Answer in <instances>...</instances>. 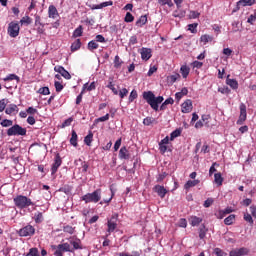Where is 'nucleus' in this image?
<instances>
[{
    "mask_svg": "<svg viewBox=\"0 0 256 256\" xmlns=\"http://www.w3.org/2000/svg\"><path fill=\"white\" fill-rule=\"evenodd\" d=\"M188 31H190V33H197V27H199L198 23H193V24H188Z\"/></svg>",
    "mask_w": 256,
    "mask_h": 256,
    "instance_id": "nucleus-43",
    "label": "nucleus"
},
{
    "mask_svg": "<svg viewBox=\"0 0 256 256\" xmlns=\"http://www.w3.org/2000/svg\"><path fill=\"white\" fill-rule=\"evenodd\" d=\"M240 115L237 120V125H243L247 121V106L244 103L240 104Z\"/></svg>",
    "mask_w": 256,
    "mask_h": 256,
    "instance_id": "nucleus-8",
    "label": "nucleus"
},
{
    "mask_svg": "<svg viewBox=\"0 0 256 256\" xmlns=\"http://www.w3.org/2000/svg\"><path fill=\"white\" fill-rule=\"evenodd\" d=\"M119 256H141V253L139 251H134L132 254H129L127 252L119 253Z\"/></svg>",
    "mask_w": 256,
    "mask_h": 256,
    "instance_id": "nucleus-54",
    "label": "nucleus"
},
{
    "mask_svg": "<svg viewBox=\"0 0 256 256\" xmlns=\"http://www.w3.org/2000/svg\"><path fill=\"white\" fill-rule=\"evenodd\" d=\"M25 136L27 135V129L21 127L19 124H15L14 126L10 127L7 130V136L13 137V136Z\"/></svg>",
    "mask_w": 256,
    "mask_h": 256,
    "instance_id": "nucleus-5",
    "label": "nucleus"
},
{
    "mask_svg": "<svg viewBox=\"0 0 256 256\" xmlns=\"http://www.w3.org/2000/svg\"><path fill=\"white\" fill-rule=\"evenodd\" d=\"M187 93H189V90L187 88H182V90L180 92H177L175 94L177 101H181V99H183V97H185V95H187Z\"/></svg>",
    "mask_w": 256,
    "mask_h": 256,
    "instance_id": "nucleus-25",
    "label": "nucleus"
},
{
    "mask_svg": "<svg viewBox=\"0 0 256 256\" xmlns=\"http://www.w3.org/2000/svg\"><path fill=\"white\" fill-rule=\"evenodd\" d=\"M57 248L62 252L65 253L67 251H71V245H69V243H63V244H59L57 246Z\"/></svg>",
    "mask_w": 256,
    "mask_h": 256,
    "instance_id": "nucleus-31",
    "label": "nucleus"
},
{
    "mask_svg": "<svg viewBox=\"0 0 256 256\" xmlns=\"http://www.w3.org/2000/svg\"><path fill=\"white\" fill-rule=\"evenodd\" d=\"M117 223H119V215L114 214L111 216V218H108L107 220V235L106 237H109V235H111V233H113L115 231V229H117Z\"/></svg>",
    "mask_w": 256,
    "mask_h": 256,
    "instance_id": "nucleus-4",
    "label": "nucleus"
},
{
    "mask_svg": "<svg viewBox=\"0 0 256 256\" xmlns=\"http://www.w3.org/2000/svg\"><path fill=\"white\" fill-rule=\"evenodd\" d=\"M26 113H28V115H38L39 111L33 107H28Z\"/></svg>",
    "mask_w": 256,
    "mask_h": 256,
    "instance_id": "nucleus-57",
    "label": "nucleus"
},
{
    "mask_svg": "<svg viewBox=\"0 0 256 256\" xmlns=\"http://www.w3.org/2000/svg\"><path fill=\"white\" fill-rule=\"evenodd\" d=\"M153 192L157 193L160 199H165V196L167 195V193H169V191L165 189V186L161 185L154 186Z\"/></svg>",
    "mask_w": 256,
    "mask_h": 256,
    "instance_id": "nucleus-9",
    "label": "nucleus"
},
{
    "mask_svg": "<svg viewBox=\"0 0 256 256\" xmlns=\"http://www.w3.org/2000/svg\"><path fill=\"white\" fill-rule=\"evenodd\" d=\"M180 136H181V130L176 129L170 134V141H174L175 139H177V137H180Z\"/></svg>",
    "mask_w": 256,
    "mask_h": 256,
    "instance_id": "nucleus-41",
    "label": "nucleus"
},
{
    "mask_svg": "<svg viewBox=\"0 0 256 256\" xmlns=\"http://www.w3.org/2000/svg\"><path fill=\"white\" fill-rule=\"evenodd\" d=\"M230 256H245L249 255V249L246 247L236 248L230 251Z\"/></svg>",
    "mask_w": 256,
    "mask_h": 256,
    "instance_id": "nucleus-10",
    "label": "nucleus"
},
{
    "mask_svg": "<svg viewBox=\"0 0 256 256\" xmlns=\"http://www.w3.org/2000/svg\"><path fill=\"white\" fill-rule=\"evenodd\" d=\"M54 87H55L57 93H61V91H63V89H64L63 82L55 81Z\"/></svg>",
    "mask_w": 256,
    "mask_h": 256,
    "instance_id": "nucleus-42",
    "label": "nucleus"
},
{
    "mask_svg": "<svg viewBox=\"0 0 256 256\" xmlns=\"http://www.w3.org/2000/svg\"><path fill=\"white\" fill-rule=\"evenodd\" d=\"M38 93H40V95H49L51 92L49 91V87H42L38 90Z\"/></svg>",
    "mask_w": 256,
    "mask_h": 256,
    "instance_id": "nucleus-58",
    "label": "nucleus"
},
{
    "mask_svg": "<svg viewBox=\"0 0 256 256\" xmlns=\"http://www.w3.org/2000/svg\"><path fill=\"white\" fill-rule=\"evenodd\" d=\"M61 163H63V160H61V156L57 154L51 168L52 175H55V173H57L58 169L61 167Z\"/></svg>",
    "mask_w": 256,
    "mask_h": 256,
    "instance_id": "nucleus-11",
    "label": "nucleus"
},
{
    "mask_svg": "<svg viewBox=\"0 0 256 256\" xmlns=\"http://www.w3.org/2000/svg\"><path fill=\"white\" fill-rule=\"evenodd\" d=\"M89 51H95V49H99V44L95 40H92L88 43Z\"/></svg>",
    "mask_w": 256,
    "mask_h": 256,
    "instance_id": "nucleus-40",
    "label": "nucleus"
},
{
    "mask_svg": "<svg viewBox=\"0 0 256 256\" xmlns=\"http://www.w3.org/2000/svg\"><path fill=\"white\" fill-rule=\"evenodd\" d=\"M157 65L150 66V69L148 71V77H151L154 73H157Z\"/></svg>",
    "mask_w": 256,
    "mask_h": 256,
    "instance_id": "nucleus-61",
    "label": "nucleus"
},
{
    "mask_svg": "<svg viewBox=\"0 0 256 256\" xmlns=\"http://www.w3.org/2000/svg\"><path fill=\"white\" fill-rule=\"evenodd\" d=\"M35 223H43V213L39 212L35 215Z\"/></svg>",
    "mask_w": 256,
    "mask_h": 256,
    "instance_id": "nucleus-60",
    "label": "nucleus"
},
{
    "mask_svg": "<svg viewBox=\"0 0 256 256\" xmlns=\"http://www.w3.org/2000/svg\"><path fill=\"white\" fill-rule=\"evenodd\" d=\"M188 221L192 227H199V225L203 223V218L197 216H190Z\"/></svg>",
    "mask_w": 256,
    "mask_h": 256,
    "instance_id": "nucleus-17",
    "label": "nucleus"
},
{
    "mask_svg": "<svg viewBox=\"0 0 256 256\" xmlns=\"http://www.w3.org/2000/svg\"><path fill=\"white\" fill-rule=\"evenodd\" d=\"M14 204L18 207V209H27V207H31V205H35L30 198L23 195H18L14 198Z\"/></svg>",
    "mask_w": 256,
    "mask_h": 256,
    "instance_id": "nucleus-2",
    "label": "nucleus"
},
{
    "mask_svg": "<svg viewBox=\"0 0 256 256\" xmlns=\"http://www.w3.org/2000/svg\"><path fill=\"white\" fill-rule=\"evenodd\" d=\"M207 231H209V229L202 224L199 228V239H205L207 236Z\"/></svg>",
    "mask_w": 256,
    "mask_h": 256,
    "instance_id": "nucleus-27",
    "label": "nucleus"
},
{
    "mask_svg": "<svg viewBox=\"0 0 256 256\" xmlns=\"http://www.w3.org/2000/svg\"><path fill=\"white\" fill-rule=\"evenodd\" d=\"M199 183H200L199 180H188L184 185V189H186V191H189V189H191V187H195V186L199 185Z\"/></svg>",
    "mask_w": 256,
    "mask_h": 256,
    "instance_id": "nucleus-23",
    "label": "nucleus"
},
{
    "mask_svg": "<svg viewBox=\"0 0 256 256\" xmlns=\"http://www.w3.org/2000/svg\"><path fill=\"white\" fill-rule=\"evenodd\" d=\"M190 71L191 69L187 65H184L180 68L181 75L184 79H187V77H189Z\"/></svg>",
    "mask_w": 256,
    "mask_h": 256,
    "instance_id": "nucleus-26",
    "label": "nucleus"
},
{
    "mask_svg": "<svg viewBox=\"0 0 256 256\" xmlns=\"http://www.w3.org/2000/svg\"><path fill=\"white\" fill-rule=\"evenodd\" d=\"M2 127H11L13 122L11 120L5 119L1 122Z\"/></svg>",
    "mask_w": 256,
    "mask_h": 256,
    "instance_id": "nucleus-63",
    "label": "nucleus"
},
{
    "mask_svg": "<svg viewBox=\"0 0 256 256\" xmlns=\"http://www.w3.org/2000/svg\"><path fill=\"white\" fill-rule=\"evenodd\" d=\"M19 31H21V27L17 22L13 21L9 23L7 32L10 37H19Z\"/></svg>",
    "mask_w": 256,
    "mask_h": 256,
    "instance_id": "nucleus-7",
    "label": "nucleus"
},
{
    "mask_svg": "<svg viewBox=\"0 0 256 256\" xmlns=\"http://www.w3.org/2000/svg\"><path fill=\"white\" fill-rule=\"evenodd\" d=\"M167 149L168 146L166 144H161V142H159V151L162 155H165V153H167Z\"/></svg>",
    "mask_w": 256,
    "mask_h": 256,
    "instance_id": "nucleus-50",
    "label": "nucleus"
},
{
    "mask_svg": "<svg viewBox=\"0 0 256 256\" xmlns=\"http://www.w3.org/2000/svg\"><path fill=\"white\" fill-rule=\"evenodd\" d=\"M83 35V26L80 25L73 32V37L77 39V37H81Z\"/></svg>",
    "mask_w": 256,
    "mask_h": 256,
    "instance_id": "nucleus-37",
    "label": "nucleus"
},
{
    "mask_svg": "<svg viewBox=\"0 0 256 256\" xmlns=\"http://www.w3.org/2000/svg\"><path fill=\"white\" fill-rule=\"evenodd\" d=\"M6 115H17L19 113V107L15 104H10L5 110Z\"/></svg>",
    "mask_w": 256,
    "mask_h": 256,
    "instance_id": "nucleus-18",
    "label": "nucleus"
},
{
    "mask_svg": "<svg viewBox=\"0 0 256 256\" xmlns=\"http://www.w3.org/2000/svg\"><path fill=\"white\" fill-rule=\"evenodd\" d=\"M182 113H191L193 111V102L191 100H186L181 105Z\"/></svg>",
    "mask_w": 256,
    "mask_h": 256,
    "instance_id": "nucleus-13",
    "label": "nucleus"
},
{
    "mask_svg": "<svg viewBox=\"0 0 256 256\" xmlns=\"http://www.w3.org/2000/svg\"><path fill=\"white\" fill-rule=\"evenodd\" d=\"M223 176L220 172L214 174V183L217 184V187H221L223 185Z\"/></svg>",
    "mask_w": 256,
    "mask_h": 256,
    "instance_id": "nucleus-22",
    "label": "nucleus"
},
{
    "mask_svg": "<svg viewBox=\"0 0 256 256\" xmlns=\"http://www.w3.org/2000/svg\"><path fill=\"white\" fill-rule=\"evenodd\" d=\"M111 5H113L112 1L103 2L101 4L93 5L92 9H103L104 7H109Z\"/></svg>",
    "mask_w": 256,
    "mask_h": 256,
    "instance_id": "nucleus-35",
    "label": "nucleus"
},
{
    "mask_svg": "<svg viewBox=\"0 0 256 256\" xmlns=\"http://www.w3.org/2000/svg\"><path fill=\"white\" fill-rule=\"evenodd\" d=\"M106 87L110 89V91H112L114 95H119V91L117 90V88H115V84H113V78L110 77L108 79V84Z\"/></svg>",
    "mask_w": 256,
    "mask_h": 256,
    "instance_id": "nucleus-24",
    "label": "nucleus"
},
{
    "mask_svg": "<svg viewBox=\"0 0 256 256\" xmlns=\"http://www.w3.org/2000/svg\"><path fill=\"white\" fill-rule=\"evenodd\" d=\"M143 99H145V101L154 111H159V105L163 103V96L155 97V94H153L151 91L144 92Z\"/></svg>",
    "mask_w": 256,
    "mask_h": 256,
    "instance_id": "nucleus-1",
    "label": "nucleus"
},
{
    "mask_svg": "<svg viewBox=\"0 0 256 256\" xmlns=\"http://www.w3.org/2000/svg\"><path fill=\"white\" fill-rule=\"evenodd\" d=\"M20 237H33L35 235V227L31 224H27L18 231Z\"/></svg>",
    "mask_w": 256,
    "mask_h": 256,
    "instance_id": "nucleus-6",
    "label": "nucleus"
},
{
    "mask_svg": "<svg viewBox=\"0 0 256 256\" xmlns=\"http://www.w3.org/2000/svg\"><path fill=\"white\" fill-rule=\"evenodd\" d=\"M185 11L183 10H175L173 12V17H178L179 19H183V17H185Z\"/></svg>",
    "mask_w": 256,
    "mask_h": 256,
    "instance_id": "nucleus-46",
    "label": "nucleus"
},
{
    "mask_svg": "<svg viewBox=\"0 0 256 256\" xmlns=\"http://www.w3.org/2000/svg\"><path fill=\"white\" fill-rule=\"evenodd\" d=\"M20 23L21 25H31V18L29 16L23 17Z\"/></svg>",
    "mask_w": 256,
    "mask_h": 256,
    "instance_id": "nucleus-53",
    "label": "nucleus"
},
{
    "mask_svg": "<svg viewBox=\"0 0 256 256\" xmlns=\"http://www.w3.org/2000/svg\"><path fill=\"white\" fill-rule=\"evenodd\" d=\"M147 24V16L143 15L136 21V27H143Z\"/></svg>",
    "mask_w": 256,
    "mask_h": 256,
    "instance_id": "nucleus-32",
    "label": "nucleus"
},
{
    "mask_svg": "<svg viewBox=\"0 0 256 256\" xmlns=\"http://www.w3.org/2000/svg\"><path fill=\"white\" fill-rule=\"evenodd\" d=\"M119 158L129 161V159H131V152L129 151V149L123 146L119 151Z\"/></svg>",
    "mask_w": 256,
    "mask_h": 256,
    "instance_id": "nucleus-14",
    "label": "nucleus"
},
{
    "mask_svg": "<svg viewBox=\"0 0 256 256\" xmlns=\"http://www.w3.org/2000/svg\"><path fill=\"white\" fill-rule=\"evenodd\" d=\"M181 75L179 74H174L168 77V80L170 81V83H175V81H177V79H180Z\"/></svg>",
    "mask_w": 256,
    "mask_h": 256,
    "instance_id": "nucleus-59",
    "label": "nucleus"
},
{
    "mask_svg": "<svg viewBox=\"0 0 256 256\" xmlns=\"http://www.w3.org/2000/svg\"><path fill=\"white\" fill-rule=\"evenodd\" d=\"M225 225H233L235 223V215H229L227 218L224 219Z\"/></svg>",
    "mask_w": 256,
    "mask_h": 256,
    "instance_id": "nucleus-39",
    "label": "nucleus"
},
{
    "mask_svg": "<svg viewBox=\"0 0 256 256\" xmlns=\"http://www.w3.org/2000/svg\"><path fill=\"white\" fill-rule=\"evenodd\" d=\"M124 21L125 23H133V21H135V17L133 14H131V12H127Z\"/></svg>",
    "mask_w": 256,
    "mask_h": 256,
    "instance_id": "nucleus-45",
    "label": "nucleus"
},
{
    "mask_svg": "<svg viewBox=\"0 0 256 256\" xmlns=\"http://www.w3.org/2000/svg\"><path fill=\"white\" fill-rule=\"evenodd\" d=\"M215 217H217V219H223L224 217H227V213L225 210H219L215 213Z\"/></svg>",
    "mask_w": 256,
    "mask_h": 256,
    "instance_id": "nucleus-49",
    "label": "nucleus"
},
{
    "mask_svg": "<svg viewBox=\"0 0 256 256\" xmlns=\"http://www.w3.org/2000/svg\"><path fill=\"white\" fill-rule=\"evenodd\" d=\"M226 83L231 87V89H239V82L235 79H227Z\"/></svg>",
    "mask_w": 256,
    "mask_h": 256,
    "instance_id": "nucleus-28",
    "label": "nucleus"
},
{
    "mask_svg": "<svg viewBox=\"0 0 256 256\" xmlns=\"http://www.w3.org/2000/svg\"><path fill=\"white\" fill-rule=\"evenodd\" d=\"M213 41H215V38L209 34H203L200 37V43H202V45H207V43H213Z\"/></svg>",
    "mask_w": 256,
    "mask_h": 256,
    "instance_id": "nucleus-20",
    "label": "nucleus"
},
{
    "mask_svg": "<svg viewBox=\"0 0 256 256\" xmlns=\"http://www.w3.org/2000/svg\"><path fill=\"white\" fill-rule=\"evenodd\" d=\"M251 5H255V0H239L237 2V7H251Z\"/></svg>",
    "mask_w": 256,
    "mask_h": 256,
    "instance_id": "nucleus-21",
    "label": "nucleus"
},
{
    "mask_svg": "<svg viewBox=\"0 0 256 256\" xmlns=\"http://www.w3.org/2000/svg\"><path fill=\"white\" fill-rule=\"evenodd\" d=\"M77 139H78L77 132H75V130H72L70 144L73 145V147H77V145H78Z\"/></svg>",
    "mask_w": 256,
    "mask_h": 256,
    "instance_id": "nucleus-33",
    "label": "nucleus"
},
{
    "mask_svg": "<svg viewBox=\"0 0 256 256\" xmlns=\"http://www.w3.org/2000/svg\"><path fill=\"white\" fill-rule=\"evenodd\" d=\"M7 99L0 100V113H3L5 111V107H7Z\"/></svg>",
    "mask_w": 256,
    "mask_h": 256,
    "instance_id": "nucleus-52",
    "label": "nucleus"
},
{
    "mask_svg": "<svg viewBox=\"0 0 256 256\" xmlns=\"http://www.w3.org/2000/svg\"><path fill=\"white\" fill-rule=\"evenodd\" d=\"M153 123H155V118L153 117H146L143 120V125H145L146 127H149V125H153Z\"/></svg>",
    "mask_w": 256,
    "mask_h": 256,
    "instance_id": "nucleus-44",
    "label": "nucleus"
},
{
    "mask_svg": "<svg viewBox=\"0 0 256 256\" xmlns=\"http://www.w3.org/2000/svg\"><path fill=\"white\" fill-rule=\"evenodd\" d=\"M79 162L81 163V167L79 168V171H81V173H87V171H89V163L81 159H79Z\"/></svg>",
    "mask_w": 256,
    "mask_h": 256,
    "instance_id": "nucleus-29",
    "label": "nucleus"
},
{
    "mask_svg": "<svg viewBox=\"0 0 256 256\" xmlns=\"http://www.w3.org/2000/svg\"><path fill=\"white\" fill-rule=\"evenodd\" d=\"M159 5H168V7H173V1L171 0H158Z\"/></svg>",
    "mask_w": 256,
    "mask_h": 256,
    "instance_id": "nucleus-56",
    "label": "nucleus"
},
{
    "mask_svg": "<svg viewBox=\"0 0 256 256\" xmlns=\"http://www.w3.org/2000/svg\"><path fill=\"white\" fill-rule=\"evenodd\" d=\"M215 255H217V256H227V254L223 250H221V248H216L215 249Z\"/></svg>",
    "mask_w": 256,
    "mask_h": 256,
    "instance_id": "nucleus-64",
    "label": "nucleus"
},
{
    "mask_svg": "<svg viewBox=\"0 0 256 256\" xmlns=\"http://www.w3.org/2000/svg\"><path fill=\"white\" fill-rule=\"evenodd\" d=\"M151 53V48H142L140 51L141 59H143V61H149L152 57Z\"/></svg>",
    "mask_w": 256,
    "mask_h": 256,
    "instance_id": "nucleus-15",
    "label": "nucleus"
},
{
    "mask_svg": "<svg viewBox=\"0 0 256 256\" xmlns=\"http://www.w3.org/2000/svg\"><path fill=\"white\" fill-rule=\"evenodd\" d=\"M255 21H256V12H254L248 17L247 23H249L250 25H255Z\"/></svg>",
    "mask_w": 256,
    "mask_h": 256,
    "instance_id": "nucleus-48",
    "label": "nucleus"
},
{
    "mask_svg": "<svg viewBox=\"0 0 256 256\" xmlns=\"http://www.w3.org/2000/svg\"><path fill=\"white\" fill-rule=\"evenodd\" d=\"M79 49H81V39L75 40L71 45L72 52L79 51Z\"/></svg>",
    "mask_w": 256,
    "mask_h": 256,
    "instance_id": "nucleus-30",
    "label": "nucleus"
},
{
    "mask_svg": "<svg viewBox=\"0 0 256 256\" xmlns=\"http://www.w3.org/2000/svg\"><path fill=\"white\" fill-rule=\"evenodd\" d=\"M81 200L85 201V203H99L101 201V189H96L92 193H87L82 196Z\"/></svg>",
    "mask_w": 256,
    "mask_h": 256,
    "instance_id": "nucleus-3",
    "label": "nucleus"
},
{
    "mask_svg": "<svg viewBox=\"0 0 256 256\" xmlns=\"http://www.w3.org/2000/svg\"><path fill=\"white\" fill-rule=\"evenodd\" d=\"M3 81L4 83H11V81H15V83H13V86L17 87V84L19 83L20 79L19 76H17L16 74H10L6 78H4Z\"/></svg>",
    "mask_w": 256,
    "mask_h": 256,
    "instance_id": "nucleus-19",
    "label": "nucleus"
},
{
    "mask_svg": "<svg viewBox=\"0 0 256 256\" xmlns=\"http://www.w3.org/2000/svg\"><path fill=\"white\" fill-rule=\"evenodd\" d=\"M136 98H137V92L135 90H132V92L130 93V96H129V102L133 103Z\"/></svg>",
    "mask_w": 256,
    "mask_h": 256,
    "instance_id": "nucleus-62",
    "label": "nucleus"
},
{
    "mask_svg": "<svg viewBox=\"0 0 256 256\" xmlns=\"http://www.w3.org/2000/svg\"><path fill=\"white\" fill-rule=\"evenodd\" d=\"M54 71L59 73L64 79H71V74L63 66H55Z\"/></svg>",
    "mask_w": 256,
    "mask_h": 256,
    "instance_id": "nucleus-12",
    "label": "nucleus"
},
{
    "mask_svg": "<svg viewBox=\"0 0 256 256\" xmlns=\"http://www.w3.org/2000/svg\"><path fill=\"white\" fill-rule=\"evenodd\" d=\"M200 16H201V13L197 11H190L189 19H199Z\"/></svg>",
    "mask_w": 256,
    "mask_h": 256,
    "instance_id": "nucleus-51",
    "label": "nucleus"
},
{
    "mask_svg": "<svg viewBox=\"0 0 256 256\" xmlns=\"http://www.w3.org/2000/svg\"><path fill=\"white\" fill-rule=\"evenodd\" d=\"M64 233H69V235H73L75 233V228L73 226L66 225L63 227Z\"/></svg>",
    "mask_w": 256,
    "mask_h": 256,
    "instance_id": "nucleus-47",
    "label": "nucleus"
},
{
    "mask_svg": "<svg viewBox=\"0 0 256 256\" xmlns=\"http://www.w3.org/2000/svg\"><path fill=\"white\" fill-rule=\"evenodd\" d=\"M84 143L88 147H91V143H93V132H89V134L84 138Z\"/></svg>",
    "mask_w": 256,
    "mask_h": 256,
    "instance_id": "nucleus-36",
    "label": "nucleus"
},
{
    "mask_svg": "<svg viewBox=\"0 0 256 256\" xmlns=\"http://www.w3.org/2000/svg\"><path fill=\"white\" fill-rule=\"evenodd\" d=\"M48 17L50 19H57L59 17V11L57 10V7H55V5H50L48 7Z\"/></svg>",
    "mask_w": 256,
    "mask_h": 256,
    "instance_id": "nucleus-16",
    "label": "nucleus"
},
{
    "mask_svg": "<svg viewBox=\"0 0 256 256\" xmlns=\"http://www.w3.org/2000/svg\"><path fill=\"white\" fill-rule=\"evenodd\" d=\"M96 86H95V82H92L91 84L86 83L83 86V93H85V91H95Z\"/></svg>",
    "mask_w": 256,
    "mask_h": 256,
    "instance_id": "nucleus-34",
    "label": "nucleus"
},
{
    "mask_svg": "<svg viewBox=\"0 0 256 256\" xmlns=\"http://www.w3.org/2000/svg\"><path fill=\"white\" fill-rule=\"evenodd\" d=\"M178 227H182L183 229H186L187 228V219L181 218L178 221Z\"/></svg>",
    "mask_w": 256,
    "mask_h": 256,
    "instance_id": "nucleus-55",
    "label": "nucleus"
},
{
    "mask_svg": "<svg viewBox=\"0 0 256 256\" xmlns=\"http://www.w3.org/2000/svg\"><path fill=\"white\" fill-rule=\"evenodd\" d=\"M121 65H123V60L119 57V55H116L114 58V67L115 69H121Z\"/></svg>",
    "mask_w": 256,
    "mask_h": 256,
    "instance_id": "nucleus-38",
    "label": "nucleus"
}]
</instances>
